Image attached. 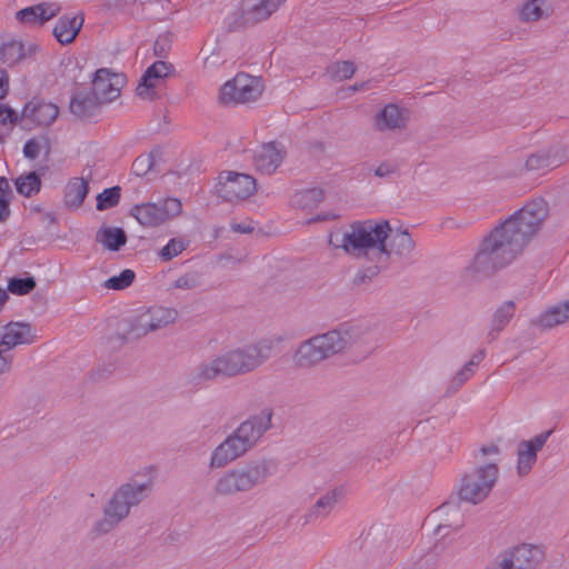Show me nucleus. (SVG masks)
Listing matches in <instances>:
<instances>
[{
    "label": "nucleus",
    "instance_id": "f257e3e1",
    "mask_svg": "<svg viewBox=\"0 0 569 569\" xmlns=\"http://www.w3.org/2000/svg\"><path fill=\"white\" fill-rule=\"evenodd\" d=\"M548 211V203L536 199L509 216L480 243L472 271L489 277L512 263L540 231Z\"/></svg>",
    "mask_w": 569,
    "mask_h": 569
},
{
    "label": "nucleus",
    "instance_id": "f03ea898",
    "mask_svg": "<svg viewBox=\"0 0 569 569\" xmlns=\"http://www.w3.org/2000/svg\"><path fill=\"white\" fill-rule=\"evenodd\" d=\"M350 228L349 232L342 233L339 243L332 238L330 243L342 248L356 258H366L373 262L372 266L359 269L353 276L352 284L360 287L370 283L381 270L388 268L387 240L391 226L388 220H365L353 222Z\"/></svg>",
    "mask_w": 569,
    "mask_h": 569
},
{
    "label": "nucleus",
    "instance_id": "7ed1b4c3",
    "mask_svg": "<svg viewBox=\"0 0 569 569\" xmlns=\"http://www.w3.org/2000/svg\"><path fill=\"white\" fill-rule=\"evenodd\" d=\"M266 342L250 343L218 355L210 361L199 363L190 375V381L202 385L218 379L249 373L269 358Z\"/></svg>",
    "mask_w": 569,
    "mask_h": 569
},
{
    "label": "nucleus",
    "instance_id": "20e7f679",
    "mask_svg": "<svg viewBox=\"0 0 569 569\" xmlns=\"http://www.w3.org/2000/svg\"><path fill=\"white\" fill-rule=\"evenodd\" d=\"M361 335L358 326L340 325L336 329L302 341L293 355V361L299 368H313L333 356L346 352L359 341Z\"/></svg>",
    "mask_w": 569,
    "mask_h": 569
},
{
    "label": "nucleus",
    "instance_id": "39448f33",
    "mask_svg": "<svg viewBox=\"0 0 569 569\" xmlns=\"http://www.w3.org/2000/svg\"><path fill=\"white\" fill-rule=\"evenodd\" d=\"M273 411L264 408L258 415L250 416L219 443L211 453L210 468H223L250 451L261 437L271 428Z\"/></svg>",
    "mask_w": 569,
    "mask_h": 569
},
{
    "label": "nucleus",
    "instance_id": "423d86ee",
    "mask_svg": "<svg viewBox=\"0 0 569 569\" xmlns=\"http://www.w3.org/2000/svg\"><path fill=\"white\" fill-rule=\"evenodd\" d=\"M277 469L273 460L261 458L251 460L241 467L228 470L218 479L214 491L219 496H232L250 491L263 485Z\"/></svg>",
    "mask_w": 569,
    "mask_h": 569
},
{
    "label": "nucleus",
    "instance_id": "0eeeda50",
    "mask_svg": "<svg viewBox=\"0 0 569 569\" xmlns=\"http://www.w3.org/2000/svg\"><path fill=\"white\" fill-rule=\"evenodd\" d=\"M277 469L273 460L261 458L251 460L241 467L228 470L218 479L214 491L219 496H232L250 491L263 485Z\"/></svg>",
    "mask_w": 569,
    "mask_h": 569
},
{
    "label": "nucleus",
    "instance_id": "6e6552de",
    "mask_svg": "<svg viewBox=\"0 0 569 569\" xmlns=\"http://www.w3.org/2000/svg\"><path fill=\"white\" fill-rule=\"evenodd\" d=\"M177 318L178 311L173 308L150 307L141 313L120 320L111 339L128 343L173 323Z\"/></svg>",
    "mask_w": 569,
    "mask_h": 569
},
{
    "label": "nucleus",
    "instance_id": "1a4fd4ad",
    "mask_svg": "<svg viewBox=\"0 0 569 569\" xmlns=\"http://www.w3.org/2000/svg\"><path fill=\"white\" fill-rule=\"evenodd\" d=\"M498 476L499 468L496 463H488L471 469L460 480L458 499L472 505L480 503L489 496Z\"/></svg>",
    "mask_w": 569,
    "mask_h": 569
},
{
    "label": "nucleus",
    "instance_id": "9d476101",
    "mask_svg": "<svg viewBox=\"0 0 569 569\" xmlns=\"http://www.w3.org/2000/svg\"><path fill=\"white\" fill-rule=\"evenodd\" d=\"M286 0H243L241 8L228 18V30L254 26L268 19Z\"/></svg>",
    "mask_w": 569,
    "mask_h": 569
},
{
    "label": "nucleus",
    "instance_id": "9b49d317",
    "mask_svg": "<svg viewBox=\"0 0 569 569\" xmlns=\"http://www.w3.org/2000/svg\"><path fill=\"white\" fill-rule=\"evenodd\" d=\"M182 212V203L177 198H168L160 202L136 204L131 209L138 222L144 227H158L170 218Z\"/></svg>",
    "mask_w": 569,
    "mask_h": 569
},
{
    "label": "nucleus",
    "instance_id": "f8f14e48",
    "mask_svg": "<svg viewBox=\"0 0 569 569\" xmlns=\"http://www.w3.org/2000/svg\"><path fill=\"white\" fill-rule=\"evenodd\" d=\"M261 93L262 86L258 78L239 72L222 86L219 99L223 104L246 103L254 101Z\"/></svg>",
    "mask_w": 569,
    "mask_h": 569
},
{
    "label": "nucleus",
    "instance_id": "ddd939ff",
    "mask_svg": "<svg viewBox=\"0 0 569 569\" xmlns=\"http://www.w3.org/2000/svg\"><path fill=\"white\" fill-rule=\"evenodd\" d=\"M256 190L257 182L252 176L236 171L221 172L216 187L218 197L228 202L244 200L252 196Z\"/></svg>",
    "mask_w": 569,
    "mask_h": 569
},
{
    "label": "nucleus",
    "instance_id": "4468645a",
    "mask_svg": "<svg viewBox=\"0 0 569 569\" xmlns=\"http://www.w3.org/2000/svg\"><path fill=\"white\" fill-rule=\"evenodd\" d=\"M152 488V481L139 483L131 480L121 485L108 501L124 518L130 513V509L143 501Z\"/></svg>",
    "mask_w": 569,
    "mask_h": 569
},
{
    "label": "nucleus",
    "instance_id": "2eb2a0df",
    "mask_svg": "<svg viewBox=\"0 0 569 569\" xmlns=\"http://www.w3.org/2000/svg\"><path fill=\"white\" fill-rule=\"evenodd\" d=\"M503 566L512 569H538L545 559V551L540 546L521 543L500 553Z\"/></svg>",
    "mask_w": 569,
    "mask_h": 569
},
{
    "label": "nucleus",
    "instance_id": "dca6fc26",
    "mask_svg": "<svg viewBox=\"0 0 569 569\" xmlns=\"http://www.w3.org/2000/svg\"><path fill=\"white\" fill-rule=\"evenodd\" d=\"M553 429L543 431L530 440H521L517 449V473L528 475L537 462V455L543 448Z\"/></svg>",
    "mask_w": 569,
    "mask_h": 569
},
{
    "label": "nucleus",
    "instance_id": "f3484780",
    "mask_svg": "<svg viewBox=\"0 0 569 569\" xmlns=\"http://www.w3.org/2000/svg\"><path fill=\"white\" fill-rule=\"evenodd\" d=\"M0 346L11 350L19 345H31L37 339L36 329L24 321H10L1 326Z\"/></svg>",
    "mask_w": 569,
    "mask_h": 569
},
{
    "label": "nucleus",
    "instance_id": "a211bd4d",
    "mask_svg": "<svg viewBox=\"0 0 569 569\" xmlns=\"http://www.w3.org/2000/svg\"><path fill=\"white\" fill-rule=\"evenodd\" d=\"M89 89L77 90L69 102L70 112L81 121H92L101 112L103 106Z\"/></svg>",
    "mask_w": 569,
    "mask_h": 569
},
{
    "label": "nucleus",
    "instance_id": "6ab92c4d",
    "mask_svg": "<svg viewBox=\"0 0 569 569\" xmlns=\"http://www.w3.org/2000/svg\"><path fill=\"white\" fill-rule=\"evenodd\" d=\"M173 71L174 68L171 63H168L162 60L153 62L150 67L147 68V70L142 74L139 84L136 89L137 96L147 100L157 99L158 96L154 90L156 83L153 81L164 79L169 77Z\"/></svg>",
    "mask_w": 569,
    "mask_h": 569
},
{
    "label": "nucleus",
    "instance_id": "aec40b11",
    "mask_svg": "<svg viewBox=\"0 0 569 569\" xmlns=\"http://www.w3.org/2000/svg\"><path fill=\"white\" fill-rule=\"evenodd\" d=\"M61 6L56 2H41L31 7L23 8L16 13L19 22L28 26H43L46 22L57 17Z\"/></svg>",
    "mask_w": 569,
    "mask_h": 569
},
{
    "label": "nucleus",
    "instance_id": "412c9836",
    "mask_svg": "<svg viewBox=\"0 0 569 569\" xmlns=\"http://www.w3.org/2000/svg\"><path fill=\"white\" fill-rule=\"evenodd\" d=\"M59 114V109L51 102L32 99L22 109L21 118L30 120L37 126L48 127L52 124Z\"/></svg>",
    "mask_w": 569,
    "mask_h": 569
},
{
    "label": "nucleus",
    "instance_id": "4be33fe9",
    "mask_svg": "<svg viewBox=\"0 0 569 569\" xmlns=\"http://www.w3.org/2000/svg\"><path fill=\"white\" fill-rule=\"evenodd\" d=\"M286 150L276 141L262 144L261 149L254 154L253 163L261 173L271 174L282 163Z\"/></svg>",
    "mask_w": 569,
    "mask_h": 569
},
{
    "label": "nucleus",
    "instance_id": "5701e85b",
    "mask_svg": "<svg viewBox=\"0 0 569 569\" xmlns=\"http://www.w3.org/2000/svg\"><path fill=\"white\" fill-rule=\"evenodd\" d=\"M112 77H116V74L107 68L98 69L93 74L92 87L89 90L94 92L93 94L102 104L109 103L120 96L118 81L112 82Z\"/></svg>",
    "mask_w": 569,
    "mask_h": 569
},
{
    "label": "nucleus",
    "instance_id": "b1692460",
    "mask_svg": "<svg viewBox=\"0 0 569 569\" xmlns=\"http://www.w3.org/2000/svg\"><path fill=\"white\" fill-rule=\"evenodd\" d=\"M83 22V13H79L73 17L63 14L57 20L52 33L60 44H70L81 31Z\"/></svg>",
    "mask_w": 569,
    "mask_h": 569
},
{
    "label": "nucleus",
    "instance_id": "393cba45",
    "mask_svg": "<svg viewBox=\"0 0 569 569\" xmlns=\"http://www.w3.org/2000/svg\"><path fill=\"white\" fill-rule=\"evenodd\" d=\"M343 495L342 488H335L332 490L327 491L323 496H321L313 506L309 509V511L303 516V523L315 522L318 519H325L330 515L339 499Z\"/></svg>",
    "mask_w": 569,
    "mask_h": 569
},
{
    "label": "nucleus",
    "instance_id": "a878e982",
    "mask_svg": "<svg viewBox=\"0 0 569 569\" xmlns=\"http://www.w3.org/2000/svg\"><path fill=\"white\" fill-rule=\"evenodd\" d=\"M516 315V303L512 300L503 301L501 305H499L491 318H490V325L489 330L487 332V340L489 342H492L498 339L500 332H502L506 327L510 323L512 318Z\"/></svg>",
    "mask_w": 569,
    "mask_h": 569
},
{
    "label": "nucleus",
    "instance_id": "bb28decb",
    "mask_svg": "<svg viewBox=\"0 0 569 569\" xmlns=\"http://www.w3.org/2000/svg\"><path fill=\"white\" fill-rule=\"evenodd\" d=\"M407 124V119L402 110L393 103L385 106L376 116L373 127L378 131L402 129Z\"/></svg>",
    "mask_w": 569,
    "mask_h": 569
},
{
    "label": "nucleus",
    "instance_id": "cd10ccee",
    "mask_svg": "<svg viewBox=\"0 0 569 569\" xmlns=\"http://www.w3.org/2000/svg\"><path fill=\"white\" fill-rule=\"evenodd\" d=\"M566 154L559 149L539 150L528 157L526 168L529 171H540L559 167L565 161Z\"/></svg>",
    "mask_w": 569,
    "mask_h": 569
},
{
    "label": "nucleus",
    "instance_id": "c85d7f7f",
    "mask_svg": "<svg viewBox=\"0 0 569 569\" xmlns=\"http://www.w3.org/2000/svg\"><path fill=\"white\" fill-rule=\"evenodd\" d=\"M437 513L441 519L435 532L441 535L445 529L458 530L463 526V517L459 508V503L453 499L443 502Z\"/></svg>",
    "mask_w": 569,
    "mask_h": 569
},
{
    "label": "nucleus",
    "instance_id": "c756f323",
    "mask_svg": "<svg viewBox=\"0 0 569 569\" xmlns=\"http://www.w3.org/2000/svg\"><path fill=\"white\" fill-rule=\"evenodd\" d=\"M388 238H390V243H387L389 260L392 253L402 259H410L412 257L416 243L407 229H397L396 231L391 229Z\"/></svg>",
    "mask_w": 569,
    "mask_h": 569
},
{
    "label": "nucleus",
    "instance_id": "7c9ffc66",
    "mask_svg": "<svg viewBox=\"0 0 569 569\" xmlns=\"http://www.w3.org/2000/svg\"><path fill=\"white\" fill-rule=\"evenodd\" d=\"M569 321V300L548 308L531 325L540 329H551Z\"/></svg>",
    "mask_w": 569,
    "mask_h": 569
},
{
    "label": "nucleus",
    "instance_id": "2f4dec72",
    "mask_svg": "<svg viewBox=\"0 0 569 569\" xmlns=\"http://www.w3.org/2000/svg\"><path fill=\"white\" fill-rule=\"evenodd\" d=\"M38 49L37 44H29L28 48L17 40L2 43L0 47V62L16 64L30 57Z\"/></svg>",
    "mask_w": 569,
    "mask_h": 569
},
{
    "label": "nucleus",
    "instance_id": "473e14b6",
    "mask_svg": "<svg viewBox=\"0 0 569 569\" xmlns=\"http://www.w3.org/2000/svg\"><path fill=\"white\" fill-rule=\"evenodd\" d=\"M96 241L110 251H119L127 243L128 237L120 227L102 226L96 233Z\"/></svg>",
    "mask_w": 569,
    "mask_h": 569
},
{
    "label": "nucleus",
    "instance_id": "72a5a7b5",
    "mask_svg": "<svg viewBox=\"0 0 569 569\" xmlns=\"http://www.w3.org/2000/svg\"><path fill=\"white\" fill-rule=\"evenodd\" d=\"M89 191L88 182L83 178L71 179L64 188V204L68 208H79Z\"/></svg>",
    "mask_w": 569,
    "mask_h": 569
},
{
    "label": "nucleus",
    "instance_id": "f704fd0d",
    "mask_svg": "<svg viewBox=\"0 0 569 569\" xmlns=\"http://www.w3.org/2000/svg\"><path fill=\"white\" fill-rule=\"evenodd\" d=\"M323 200V191L320 188H309L296 192L291 202L300 209H313Z\"/></svg>",
    "mask_w": 569,
    "mask_h": 569
},
{
    "label": "nucleus",
    "instance_id": "c9c22d12",
    "mask_svg": "<svg viewBox=\"0 0 569 569\" xmlns=\"http://www.w3.org/2000/svg\"><path fill=\"white\" fill-rule=\"evenodd\" d=\"M18 193L30 198L37 194L41 189V176L37 171H31L16 179Z\"/></svg>",
    "mask_w": 569,
    "mask_h": 569
},
{
    "label": "nucleus",
    "instance_id": "e433bc0d",
    "mask_svg": "<svg viewBox=\"0 0 569 569\" xmlns=\"http://www.w3.org/2000/svg\"><path fill=\"white\" fill-rule=\"evenodd\" d=\"M103 513L104 518L94 525V531L98 535L108 533L114 528L116 525L124 519V517L120 515L118 510L113 508L109 502L106 505Z\"/></svg>",
    "mask_w": 569,
    "mask_h": 569
},
{
    "label": "nucleus",
    "instance_id": "4c0bfd02",
    "mask_svg": "<svg viewBox=\"0 0 569 569\" xmlns=\"http://www.w3.org/2000/svg\"><path fill=\"white\" fill-rule=\"evenodd\" d=\"M157 156H160V152L158 150H152L148 154L137 157L131 167L132 173L137 177H144L148 172L152 171Z\"/></svg>",
    "mask_w": 569,
    "mask_h": 569
},
{
    "label": "nucleus",
    "instance_id": "58836bf2",
    "mask_svg": "<svg viewBox=\"0 0 569 569\" xmlns=\"http://www.w3.org/2000/svg\"><path fill=\"white\" fill-rule=\"evenodd\" d=\"M120 197L121 188L119 186L104 189L97 196V210L103 211L116 207L120 201Z\"/></svg>",
    "mask_w": 569,
    "mask_h": 569
},
{
    "label": "nucleus",
    "instance_id": "ea45409f",
    "mask_svg": "<svg viewBox=\"0 0 569 569\" xmlns=\"http://www.w3.org/2000/svg\"><path fill=\"white\" fill-rule=\"evenodd\" d=\"M37 286L36 279L32 276L24 278L12 277L8 281V291L12 295L24 296L30 293Z\"/></svg>",
    "mask_w": 569,
    "mask_h": 569
},
{
    "label": "nucleus",
    "instance_id": "a19ab883",
    "mask_svg": "<svg viewBox=\"0 0 569 569\" xmlns=\"http://www.w3.org/2000/svg\"><path fill=\"white\" fill-rule=\"evenodd\" d=\"M545 0H529L520 9V20L523 22L538 21L543 16Z\"/></svg>",
    "mask_w": 569,
    "mask_h": 569
},
{
    "label": "nucleus",
    "instance_id": "79ce46f5",
    "mask_svg": "<svg viewBox=\"0 0 569 569\" xmlns=\"http://www.w3.org/2000/svg\"><path fill=\"white\" fill-rule=\"evenodd\" d=\"M134 279V271L131 269H124L118 276H112L107 279L103 283V287L111 290H123L130 287Z\"/></svg>",
    "mask_w": 569,
    "mask_h": 569
},
{
    "label": "nucleus",
    "instance_id": "37998d69",
    "mask_svg": "<svg viewBox=\"0 0 569 569\" xmlns=\"http://www.w3.org/2000/svg\"><path fill=\"white\" fill-rule=\"evenodd\" d=\"M21 114L9 107L8 104L0 103V127L4 128L8 132L12 127L22 121ZM3 141V136L0 133V143Z\"/></svg>",
    "mask_w": 569,
    "mask_h": 569
},
{
    "label": "nucleus",
    "instance_id": "c03bdc74",
    "mask_svg": "<svg viewBox=\"0 0 569 569\" xmlns=\"http://www.w3.org/2000/svg\"><path fill=\"white\" fill-rule=\"evenodd\" d=\"M327 71L333 80L342 81L353 76L356 67L351 61H340L329 66Z\"/></svg>",
    "mask_w": 569,
    "mask_h": 569
},
{
    "label": "nucleus",
    "instance_id": "a18cd8bd",
    "mask_svg": "<svg viewBox=\"0 0 569 569\" xmlns=\"http://www.w3.org/2000/svg\"><path fill=\"white\" fill-rule=\"evenodd\" d=\"M11 189L6 177H0V222H3L10 216L9 200Z\"/></svg>",
    "mask_w": 569,
    "mask_h": 569
},
{
    "label": "nucleus",
    "instance_id": "49530a36",
    "mask_svg": "<svg viewBox=\"0 0 569 569\" xmlns=\"http://www.w3.org/2000/svg\"><path fill=\"white\" fill-rule=\"evenodd\" d=\"M188 241L183 239H170L169 242L161 249L160 257L163 261H169L186 250Z\"/></svg>",
    "mask_w": 569,
    "mask_h": 569
},
{
    "label": "nucleus",
    "instance_id": "de8ad7c7",
    "mask_svg": "<svg viewBox=\"0 0 569 569\" xmlns=\"http://www.w3.org/2000/svg\"><path fill=\"white\" fill-rule=\"evenodd\" d=\"M473 373L475 371L465 365L462 369L459 370L449 382L446 390V396H451L456 393L461 388V386L465 385L470 379V377Z\"/></svg>",
    "mask_w": 569,
    "mask_h": 569
},
{
    "label": "nucleus",
    "instance_id": "09e8293b",
    "mask_svg": "<svg viewBox=\"0 0 569 569\" xmlns=\"http://www.w3.org/2000/svg\"><path fill=\"white\" fill-rule=\"evenodd\" d=\"M200 286V276L197 272H189L180 276L173 282L176 289L191 290Z\"/></svg>",
    "mask_w": 569,
    "mask_h": 569
},
{
    "label": "nucleus",
    "instance_id": "8fccbe9b",
    "mask_svg": "<svg viewBox=\"0 0 569 569\" xmlns=\"http://www.w3.org/2000/svg\"><path fill=\"white\" fill-rule=\"evenodd\" d=\"M43 141L49 147V140L46 137L29 139L23 146V156L27 159L34 160L39 157Z\"/></svg>",
    "mask_w": 569,
    "mask_h": 569
},
{
    "label": "nucleus",
    "instance_id": "3c124183",
    "mask_svg": "<svg viewBox=\"0 0 569 569\" xmlns=\"http://www.w3.org/2000/svg\"><path fill=\"white\" fill-rule=\"evenodd\" d=\"M171 47V39L168 34L159 36L153 44V53L159 58H166Z\"/></svg>",
    "mask_w": 569,
    "mask_h": 569
},
{
    "label": "nucleus",
    "instance_id": "603ef678",
    "mask_svg": "<svg viewBox=\"0 0 569 569\" xmlns=\"http://www.w3.org/2000/svg\"><path fill=\"white\" fill-rule=\"evenodd\" d=\"M6 349L0 350V375L10 370L12 363V356L6 355Z\"/></svg>",
    "mask_w": 569,
    "mask_h": 569
},
{
    "label": "nucleus",
    "instance_id": "864d4df0",
    "mask_svg": "<svg viewBox=\"0 0 569 569\" xmlns=\"http://www.w3.org/2000/svg\"><path fill=\"white\" fill-rule=\"evenodd\" d=\"M9 91V76L4 69H0V99L4 98Z\"/></svg>",
    "mask_w": 569,
    "mask_h": 569
},
{
    "label": "nucleus",
    "instance_id": "5fc2aeb1",
    "mask_svg": "<svg viewBox=\"0 0 569 569\" xmlns=\"http://www.w3.org/2000/svg\"><path fill=\"white\" fill-rule=\"evenodd\" d=\"M396 171V167L388 163V162H382L376 170H375V174L377 177H380V178H385V177H388L390 176L391 173H393Z\"/></svg>",
    "mask_w": 569,
    "mask_h": 569
},
{
    "label": "nucleus",
    "instance_id": "6e6d98bb",
    "mask_svg": "<svg viewBox=\"0 0 569 569\" xmlns=\"http://www.w3.org/2000/svg\"><path fill=\"white\" fill-rule=\"evenodd\" d=\"M485 356H486L485 350H482V349L479 350L471 357V359L466 363V366L469 367L470 369H472L473 371H476V368L485 359Z\"/></svg>",
    "mask_w": 569,
    "mask_h": 569
},
{
    "label": "nucleus",
    "instance_id": "4d7b16f0",
    "mask_svg": "<svg viewBox=\"0 0 569 569\" xmlns=\"http://www.w3.org/2000/svg\"><path fill=\"white\" fill-rule=\"evenodd\" d=\"M231 230L239 233H251L253 227L244 223H231Z\"/></svg>",
    "mask_w": 569,
    "mask_h": 569
},
{
    "label": "nucleus",
    "instance_id": "13d9d810",
    "mask_svg": "<svg viewBox=\"0 0 569 569\" xmlns=\"http://www.w3.org/2000/svg\"><path fill=\"white\" fill-rule=\"evenodd\" d=\"M486 569H512L510 566H503V558L499 555L495 561Z\"/></svg>",
    "mask_w": 569,
    "mask_h": 569
},
{
    "label": "nucleus",
    "instance_id": "bf43d9fd",
    "mask_svg": "<svg viewBox=\"0 0 569 569\" xmlns=\"http://www.w3.org/2000/svg\"><path fill=\"white\" fill-rule=\"evenodd\" d=\"M480 452L483 456L491 455V453L496 455V453H499V448L496 445L483 446V447L480 448Z\"/></svg>",
    "mask_w": 569,
    "mask_h": 569
},
{
    "label": "nucleus",
    "instance_id": "052dcab7",
    "mask_svg": "<svg viewBox=\"0 0 569 569\" xmlns=\"http://www.w3.org/2000/svg\"><path fill=\"white\" fill-rule=\"evenodd\" d=\"M9 299V296L6 290L0 288V308H3V305Z\"/></svg>",
    "mask_w": 569,
    "mask_h": 569
},
{
    "label": "nucleus",
    "instance_id": "680f3d73",
    "mask_svg": "<svg viewBox=\"0 0 569 569\" xmlns=\"http://www.w3.org/2000/svg\"><path fill=\"white\" fill-rule=\"evenodd\" d=\"M327 219H328V218H327L326 216H317V217H315V218H311V219L309 220V222L325 221V220H327Z\"/></svg>",
    "mask_w": 569,
    "mask_h": 569
},
{
    "label": "nucleus",
    "instance_id": "e2e57ef3",
    "mask_svg": "<svg viewBox=\"0 0 569 569\" xmlns=\"http://www.w3.org/2000/svg\"><path fill=\"white\" fill-rule=\"evenodd\" d=\"M106 371H107V373H111L112 369L110 368V369H107Z\"/></svg>",
    "mask_w": 569,
    "mask_h": 569
}]
</instances>
